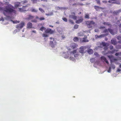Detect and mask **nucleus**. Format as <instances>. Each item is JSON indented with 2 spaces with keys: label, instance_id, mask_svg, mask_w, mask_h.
<instances>
[{
  "label": "nucleus",
  "instance_id": "obj_1",
  "mask_svg": "<svg viewBox=\"0 0 121 121\" xmlns=\"http://www.w3.org/2000/svg\"><path fill=\"white\" fill-rule=\"evenodd\" d=\"M9 3V2H6L5 4L7 5V6L3 8L0 7V10H2L4 15L6 16H7L8 15L13 13L16 14L17 13V12L15 10L13 6Z\"/></svg>",
  "mask_w": 121,
  "mask_h": 121
},
{
  "label": "nucleus",
  "instance_id": "obj_2",
  "mask_svg": "<svg viewBox=\"0 0 121 121\" xmlns=\"http://www.w3.org/2000/svg\"><path fill=\"white\" fill-rule=\"evenodd\" d=\"M67 52H63L62 53V56L65 58H68L70 56L69 59L74 61L75 60V58L77 57L79 55L78 52L76 50L70 51V49H68Z\"/></svg>",
  "mask_w": 121,
  "mask_h": 121
},
{
  "label": "nucleus",
  "instance_id": "obj_3",
  "mask_svg": "<svg viewBox=\"0 0 121 121\" xmlns=\"http://www.w3.org/2000/svg\"><path fill=\"white\" fill-rule=\"evenodd\" d=\"M90 47L91 46L90 45L81 46L80 48L79 52L80 53L82 54H84L86 52V51H85V49L86 48H90Z\"/></svg>",
  "mask_w": 121,
  "mask_h": 121
},
{
  "label": "nucleus",
  "instance_id": "obj_4",
  "mask_svg": "<svg viewBox=\"0 0 121 121\" xmlns=\"http://www.w3.org/2000/svg\"><path fill=\"white\" fill-rule=\"evenodd\" d=\"M34 18V17L30 15H29L28 16V17L26 18V19L28 20H31V21L32 22H37V20L35 19L33 20Z\"/></svg>",
  "mask_w": 121,
  "mask_h": 121
},
{
  "label": "nucleus",
  "instance_id": "obj_5",
  "mask_svg": "<svg viewBox=\"0 0 121 121\" xmlns=\"http://www.w3.org/2000/svg\"><path fill=\"white\" fill-rule=\"evenodd\" d=\"M95 23V22L92 21L90 22H86V24L87 27L89 28L92 27L94 25Z\"/></svg>",
  "mask_w": 121,
  "mask_h": 121
},
{
  "label": "nucleus",
  "instance_id": "obj_6",
  "mask_svg": "<svg viewBox=\"0 0 121 121\" xmlns=\"http://www.w3.org/2000/svg\"><path fill=\"white\" fill-rule=\"evenodd\" d=\"M108 31H109L111 34L113 35H114L116 33V32H114L113 30L110 29H108V30L107 29H105L103 31V32L104 33H107L108 32Z\"/></svg>",
  "mask_w": 121,
  "mask_h": 121
},
{
  "label": "nucleus",
  "instance_id": "obj_7",
  "mask_svg": "<svg viewBox=\"0 0 121 121\" xmlns=\"http://www.w3.org/2000/svg\"><path fill=\"white\" fill-rule=\"evenodd\" d=\"M50 45L52 48H53L56 45V40L54 39H52V41H51L50 42Z\"/></svg>",
  "mask_w": 121,
  "mask_h": 121
},
{
  "label": "nucleus",
  "instance_id": "obj_8",
  "mask_svg": "<svg viewBox=\"0 0 121 121\" xmlns=\"http://www.w3.org/2000/svg\"><path fill=\"white\" fill-rule=\"evenodd\" d=\"M25 25V23L23 22H21L20 23L17 25L16 27L18 29H21Z\"/></svg>",
  "mask_w": 121,
  "mask_h": 121
},
{
  "label": "nucleus",
  "instance_id": "obj_9",
  "mask_svg": "<svg viewBox=\"0 0 121 121\" xmlns=\"http://www.w3.org/2000/svg\"><path fill=\"white\" fill-rule=\"evenodd\" d=\"M108 57L110 59L111 63L112 62H115L117 60V59L114 58L112 55L108 56Z\"/></svg>",
  "mask_w": 121,
  "mask_h": 121
},
{
  "label": "nucleus",
  "instance_id": "obj_10",
  "mask_svg": "<svg viewBox=\"0 0 121 121\" xmlns=\"http://www.w3.org/2000/svg\"><path fill=\"white\" fill-rule=\"evenodd\" d=\"M77 46V45L74 43H71L70 45V47L71 48H72L73 49H75V50H77V48L76 47Z\"/></svg>",
  "mask_w": 121,
  "mask_h": 121
},
{
  "label": "nucleus",
  "instance_id": "obj_11",
  "mask_svg": "<svg viewBox=\"0 0 121 121\" xmlns=\"http://www.w3.org/2000/svg\"><path fill=\"white\" fill-rule=\"evenodd\" d=\"M45 32L46 33H50V34H52L54 32L53 30L50 29H47L45 30Z\"/></svg>",
  "mask_w": 121,
  "mask_h": 121
},
{
  "label": "nucleus",
  "instance_id": "obj_12",
  "mask_svg": "<svg viewBox=\"0 0 121 121\" xmlns=\"http://www.w3.org/2000/svg\"><path fill=\"white\" fill-rule=\"evenodd\" d=\"M72 15L69 16V18L70 19H73L74 20H76L77 18V17L75 16V13H73L72 14Z\"/></svg>",
  "mask_w": 121,
  "mask_h": 121
},
{
  "label": "nucleus",
  "instance_id": "obj_13",
  "mask_svg": "<svg viewBox=\"0 0 121 121\" xmlns=\"http://www.w3.org/2000/svg\"><path fill=\"white\" fill-rule=\"evenodd\" d=\"M101 60L103 62H105L106 63L108 64L109 62L107 60L106 58L104 56H102L101 57Z\"/></svg>",
  "mask_w": 121,
  "mask_h": 121
},
{
  "label": "nucleus",
  "instance_id": "obj_14",
  "mask_svg": "<svg viewBox=\"0 0 121 121\" xmlns=\"http://www.w3.org/2000/svg\"><path fill=\"white\" fill-rule=\"evenodd\" d=\"M32 28V23L29 22L27 24V28L29 29L31 28Z\"/></svg>",
  "mask_w": 121,
  "mask_h": 121
},
{
  "label": "nucleus",
  "instance_id": "obj_15",
  "mask_svg": "<svg viewBox=\"0 0 121 121\" xmlns=\"http://www.w3.org/2000/svg\"><path fill=\"white\" fill-rule=\"evenodd\" d=\"M111 43L114 45H115L117 44L116 40L114 39H112L111 41Z\"/></svg>",
  "mask_w": 121,
  "mask_h": 121
},
{
  "label": "nucleus",
  "instance_id": "obj_16",
  "mask_svg": "<svg viewBox=\"0 0 121 121\" xmlns=\"http://www.w3.org/2000/svg\"><path fill=\"white\" fill-rule=\"evenodd\" d=\"M26 6H23L22 8H19V11L20 12H24L26 11V9H24Z\"/></svg>",
  "mask_w": 121,
  "mask_h": 121
},
{
  "label": "nucleus",
  "instance_id": "obj_17",
  "mask_svg": "<svg viewBox=\"0 0 121 121\" xmlns=\"http://www.w3.org/2000/svg\"><path fill=\"white\" fill-rule=\"evenodd\" d=\"M106 35L105 34H102L100 35H95V37L96 39L101 38L104 37Z\"/></svg>",
  "mask_w": 121,
  "mask_h": 121
},
{
  "label": "nucleus",
  "instance_id": "obj_18",
  "mask_svg": "<svg viewBox=\"0 0 121 121\" xmlns=\"http://www.w3.org/2000/svg\"><path fill=\"white\" fill-rule=\"evenodd\" d=\"M121 12V9H120L118 10L114 11L113 12V13L116 15H117Z\"/></svg>",
  "mask_w": 121,
  "mask_h": 121
},
{
  "label": "nucleus",
  "instance_id": "obj_19",
  "mask_svg": "<svg viewBox=\"0 0 121 121\" xmlns=\"http://www.w3.org/2000/svg\"><path fill=\"white\" fill-rule=\"evenodd\" d=\"M22 5L20 3V2H17L15 4V6L16 7H20Z\"/></svg>",
  "mask_w": 121,
  "mask_h": 121
},
{
  "label": "nucleus",
  "instance_id": "obj_20",
  "mask_svg": "<svg viewBox=\"0 0 121 121\" xmlns=\"http://www.w3.org/2000/svg\"><path fill=\"white\" fill-rule=\"evenodd\" d=\"M116 1L115 2V3L117 4H120V0H110L108 1L109 2H111L112 1Z\"/></svg>",
  "mask_w": 121,
  "mask_h": 121
},
{
  "label": "nucleus",
  "instance_id": "obj_21",
  "mask_svg": "<svg viewBox=\"0 0 121 121\" xmlns=\"http://www.w3.org/2000/svg\"><path fill=\"white\" fill-rule=\"evenodd\" d=\"M87 37H86L84 38H83L82 39H81V41L82 42H88V40L86 39Z\"/></svg>",
  "mask_w": 121,
  "mask_h": 121
},
{
  "label": "nucleus",
  "instance_id": "obj_22",
  "mask_svg": "<svg viewBox=\"0 0 121 121\" xmlns=\"http://www.w3.org/2000/svg\"><path fill=\"white\" fill-rule=\"evenodd\" d=\"M58 31L60 34L62 33L63 30L60 27H58L57 29Z\"/></svg>",
  "mask_w": 121,
  "mask_h": 121
},
{
  "label": "nucleus",
  "instance_id": "obj_23",
  "mask_svg": "<svg viewBox=\"0 0 121 121\" xmlns=\"http://www.w3.org/2000/svg\"><path fill=\"white\" fill-rule=\"evenodd\" d=\"M87 52L90 54H92L93 53V51L91 49H88L87 50Z\"/></svg>",
  "mask_w": 121,
  "mask_h": 121
},
{
  "label": "nucleus",
  "instance_id": "obj_24",
  "mask_svg": "<svg viewBox=\"0 0 121 121\" xmlns=\"http://www.w3.org/2000/svg\"><path fill=\"white\" fill-rule=\"evenodd\" d=\"M83 19L82 18H80L78 20H77L76 22V23L77 24H79L81 22L83 21Z\"/></svg>",
  "mask_w": 121,
  "mask_h": 121
},
{
  "label": "nucleus",
  "instance_id": "obj_25",
  "mask_svg": "<svg viewBox=\"0 0 121 121\" xmlns=\"http://www.w3.org/2000/svg\"><path fill=\"white\" fill-rule=\"evenodd\" d=\"M103 24L104 25H106L108 26H110V27H111V25L109 22H104L103 23Z\"/></svg>",
  "mask_w": 121,
  "mask_h": 121
},
{
  "label": "nucleus",
  "instance_id": "obj_26",
  "mask_svg": "<svg viewBox=\"0 0 121 121\" xmlns=\"http://www.w3.org/2000/svg\"><path fill=\"white\" fill-rule=\"evenodd\" d=\"M111 68H112L113 69H114L115 68V66L113 64L111 63V64L110 65Z\"/></svg>",
  "mask_w": 121,
  "mask_h": 121
},
{
  "label": "nucleus",
  "instance_id": "obj_27",
  "mask_svg": "<svg viewBox=\"0 0 121 121\" xmlns=\"http://www.w3.org/2000/svg\"><path fill=\"white\" fill-rule=\"evenodd\" d=\"M117 50H116L115 49H113L111 51L109 52H110L112 54L114 53L115 52H117Z\"/></svg>",
  "mask_w": 121,
  "mask_h": 121
},
{
  "label": "nucleus",
  "instance_id": "obj_28",
  "mask_svg": "<svg viewBox=\"0 0 121 121\" xmlns=\"http://www.w3.org/2000/svg\"><path fill=\"white\" fill-rule=\"evenodd\" d=\"M43 36L44 37H47L48 36V35L47 33H44L43 35Z\"/></svg>",
  "mask_w": 121,
  "mask_h": 121
},
{
  "label": "nucleus",
  "instance_id": "obj_29",
  "mask_svg": "<svg viewBox=\"0 0 121 121\" xmlns=\"http://www.w3.org/2000/svg\"><path fill=\"white\" fill-rule=\"evenodd\" d=\"M102 44L104 46L106 47L108 45V44L107 43L104 42H102Z\"/></svg>",
  "mask_w": 121,
  "mask_h": 121
},
{
  "label": "nucleus",
  "instance_id": "obj_30",
  "mask_svg": "<svg viewBox=\"0 0 121 121\" xmlns=\"http://www.w3.org/2000/svg\"><path fill=\"white\" fill-rule=\"evenodd\" d=\"M116 48L117 49L121 48V45L120 44H118L116 45Z\"/></svg>",
  "mask_w": 121,
  "mask_h": 121
},
{
  "label": "nucleus",
  "instance_id": "obj_31",
  "mask_svg": "<svg viewBox=\"0 0 121 121\" xmlns=\"http://www.w3.org/2000/svg\"><path fill=\"white\" fill-rule=\"evenodd\" d=\"M31 11L32 12H37V11L34 8H32L30 9Z\"/></svg>",
  "mask_w": 121,
  "mask_h": 121
},
{
  "label": "nucleus",
  "instance_id": "obj_32",
  "mask_svg": "<svg viewBox=\"0 0 121 121\" xmlns=\"http://www.w3.org/2000/svg\"><path fill=\"white\" fill-rule=\"evenodd\" d=\"M84 35V34L82 32H80L78 34V35L80 36H82Z\"/></svg>",
  "mask_w": 121,
  "mask_h": 121
},
{
  "label": "nucleus",
  "instance_id": "obj_33",
  "mask_svg": "<svg viewBox=\"0 0 121 121\" xmlns=\"http://www.w3.org/2000/svg\"><path fill=\"white\" fill-rule=\"evenodd\" d=\"M78 38L77 37H75L73 39V40L75 42H76L78 41Z\"/></svg>",
  "mask_w": 121,
  "mask_h": 121
},
{
  "label": "nucleus",
  "instance_id": "obj_34",
  "mask_svg": "<svg viewBox=\"0 0 121 121\" xmlns=\"http://www.w3.org/2000/svg\"><path fill=\"white\" fill-rule=\"evenodd\" d=\"M53 14V13L52 12H51L49 14H45V15L48 16H51V15H52Z\"/></svg>",
  "mask_w": 121,
  "mask_h": 121
},
{
  "label": "nucleus",
  "instance_id": "obj_35",
  "mask_svg": "<svg viewBox=\"0 0 121 121\" xmlns=\"http://www.w3.org/2000/svg\"><path fill=\"white\" fill-rule=\"evenodd\" d=\"M66 8L65 7H59V9H60L61 10H65L66 9Z\"/></svg>",
  "mask_w": 121,
  "mask_h": 121
},
{
  "label": "nucleus",
  "instance_id": "obj_36",
  "mask_svg": "<svg viewBox=\"0 0 121 121\" xmlns=\"http://www.w3.org/2000/svg\"><path fill=\"white\" fill-rule=\"evenodd\" d=\"M46 29V28L43 27H42L40 28V30L42 31H43V30H45Z\"/></svg>",
  "mask_w": 121,
  "mask_h": 121
},
{
  "label": "nucleus",
  "instance_id": "obj_37",
  "mask_svg": "<svg viewBox=\"0 0 121 121\" xmlns=\"http://www.w3.org/2000/svg\"><path fill=\"white\" fill-rule=\"evenodd\" d=\"M95 8L97 11H98L99 10V7L95 6Z\"/></svg>",
  "mask_w": 121,
  "mask_h": 121
},
{
  "label": "nucleus",
  "instance_id": "obj_38",
  "mask_svg": "<svg viewBox=\"0 0 121 121\" xmlns=\"http://www.w3.org/2000/svg\"><path fill=\"white\" fill-rule=\"evenodd\" d=\"M111 67H109V68L108 70H107V72L108 73H110L111 72Z\"/></svg>",
  "mask_w": 121,
  "mask_h": 121
},
{
  "label": "nucleus",
  "instance_id": "obj_39",
  "mask_svg": "<svg viewBox=\"0 0 121 121\" xmlns=\"http://www.w3.org/2000/svg\"><path fill=\"white\" fill-rule=\"evenodd\" d=\"M13 22L14 23H17L20 22L19 21H18L17 20L13 21Z\"/></svg>",
  "mask_w": 121,
  "mask_h": 121
},
{
  "label": "nucleus",
  "instance_id": "obj_40",
  "mask_svg": "<svg viewBox=\"0 0 121 121\" xmlns=\"http://www.w3.org/2000/svg\"><path fill=\"white\" fill-rule=\"evenodd\" d=\"M39 10L42 13H43L44 12V10L41 8H39Z\"/></svg>",
  "mask_w": 121,
  "mask_h": 121
},
{
  "label": "nucleus",
  "instance_id": "obj_41",
  "mask_svg": "<svg viewBox=\"0 0 121 121\" xmlns=\"http://www.w3.org/2000/svg\"><path fill=\"white\" fill-rule=\"evenodd\" d=\"M85 18H86L89 19V18L88 14H86L85 16Z\"/></svg>",
  "mask_w": 121,
  "mask_h": 121
},
{
  "label": "nucleus",
  "instance_id": "obj_42",
  "mask_svg": "<svg viewBox=\"0 0 121 121\" xmlns=\"http://www.w3.org/2000/svg\"><path fill=\"white\" fill-rule=\"evenodd\" d=\"M78 25H77V24L75 25H74V28L75 29H77L78 28Z\"/></svg>",
  "mask_w": 121,
  "mask_h": 121
},
{
  "label": "nucleus",
  "instance_id": "obj_43",
  "mask_svg": "<svg viewBox=\"0 0 121 121\" xmlns=\"http://www.w3.org/2000/svg\"><path fill=\"white\" fill-rule=\"evenodd\" d=\"M62 19L64 21L66 22L67 21V18L65 17H63L62 18Z\"/></svg>",
  "mask_w": 121,
  "mask_h": 121
},
{
  "label": "nucleus",
  "instance_id": "obj_44",
  "mask_svg": "<svg viewBox=\"0 0 121 121\" xmlns=\"http://www.w3.org/2000/svg\"><path fill=\"white\" fill-rule=\"evenodd\" d=\"M26 6V7L24 9H26V11H28V7L27 5L25 6Z\"/></svg>",
  "mask_w": 121,
  "mask_h": 121
},
{
  "label": "nucleus",
  "instance_id": "obj_45",
  "mask_svg": "<svg viewBox=\"0 0 121 121\" xmlns=\"http://www.w3.org/2000/svg\"><path fill=\"white\" fill-rule=\"evenodd\" d=\"M39 19L40 21H42L44 20L45 18L43 17H42L40 18Z\"/></svg>",
  "mask_w": 121,
  "mask_h": 121
},
{
  "label": "nucleus",
  "instance_id": "obj_46",
  "mask_svg": "<svg viewBox=\"0 0 121 121\" xmlns=\"http://www.w3.org/2000/svg\"><path fill=\"white\" fill-rule=\"evenodd\" d=\"M117 39L118 40L121 39V35H119L117 36Z\"/></svg>",
  "mask_w": 121,
  "mask_h": 121
},
{
  "label": "nucleus",
  "instance_id": "obj_47",
  "mask_svg": "<svg viewBox=\"0 0 121 121\" xmlns=\"http://www.w3.org/2000/svg\"><path fill=\"white\" fill-rule=\"evenodd\" d=\"M90 61L92 63L94 62V58H92L90 59Z\"/></svg>",
  "mask_w": 121,
  "mask_h": 121
},
{
  "label": "nucleus",
  "instance_id": "obj_48",
  "mask_svg": "<svg viewBox=\"0 0 121 121\" xmlns=\"http://www.w3.org/2000/svg\"><path fill=\"white\" fill-rule=\"evenodd\" d=\"M69 21L72 24H73L74 23L73 21L70 19L69 20Z\"/></svg>",
  "mask_w": 121,
  "mask_h": 121
},
{
  "label": "nucleus",
  "instance_id": "obj_49",
  "mask_svg": "<svg viewBox=\"0 0 121 121\" xmlns=\"http://www.w3.org/2000/svg\"><path fill=\"white\" fill-rule=\"evenodd\" d=\"M4 19L3 18V17H1L0 18V21H4Z\"/></svg>",
  "mask_w": 121,
  "mask_h": 121
},
{
  "label": "nucleus",
  "instance_id": "obj_50",
  "mask_svg": "<svg viewBox=\"0 0 121 121\" xmlns=\"http://www.w3.org/2000/svg\"><path fill=\"white\" fill-rule=\"evenodd\" d=\"M55 9L56 10H59V7L58 6L55 7Z\"/></svg>",
  "mask_w": 121,
  "mask_h": 121
},
{
  "label": "nucleus",
  "instance_id": "obj_51",
  "mask_svg": "<svg viewBox=\"0 0 121 121\" xmlns=\"http://www.w3.org/2000/svg\"><path fill=\"white\" fill-rule=\"evenodd\" d=\"M121 71V69H118L117 70V72H120Z\"/></svg>",
  "mask_w": 121,
  "mask_h": 121
},
{
  "label": "nucleus",
  "instance_id": "obj_52",
  "mask_svg": "<svg viewBox=\"0 0 121 121\" xmlns=\"http://www.w3.org/2000/svg\"><path fill=\"white\" fill-rule=\"evenodd\" d=\"M113 46H112V45L110 46L109 47L110 49L111 50H112L113 49Z\"/></svg>",
  "mask_w": 121,
  "mask_h": 121
},
{
  "label": "nucleus",
  "instance_id": "obj_53",
  "mask_svg": "<svg viewBox=\"0 0 121 121\" xmlns=\"http://www.w3.org/2000/svg\"><path fill=\"white\" fill-rule=\"evenodd\" d=\"M37 0H33V3H35L37 2Z\"/></svg>",
  "mask_w": 121,
  "mask_h": 121
},
{
  "label": "nucleus",
  "instance_id": "obj_54",
  "mask_svg": "<svg viewBox=\"0 0 121 121\" xmlns=\"http://www.w3.org/2000/svg\"><path fill=\"white\" fill-rule=\"evenodd\" d=\"M95 31L96 32H98L99 31V30L97 29H95Z\"/></svg>",
  "mask_w": 121,
  "mask_h": 121
},
{
  "label": "nucleus",
  "instance_id": "obj_55",
  "mask_svg": "<svg viewBox=\"0 0 121 121\" xmlns=\"http://www.w3.org/2000/svg\"><path fill=\"white\" fill-rule=\"evenodd\" d=\"M105 27L104 26H101L99 27V29H104L105 28Z\"/></svg>",
  "mask_w": 121,
  "mask_h": 121
},
{
  "label": "nucleus",
  "instance_id": "obj_56",
  "mask_svg": "<svg viewBox=\"0 0 121 121\" xmlns=\"http://www.w3.org/2000/svg\"><path fill=\"white\" fill-rule=\"evenodd\" d=\"M115 55L116 56H119V52L116 53L115 54Z\"/></svg>",
  "mask_w": 121,
  "mask_h": 121
},
{
  "label": "nucleus",
  "instance_id": "obj_57",
  "mask_svg": "<svg viewBox=\"0 0 121 121\" xmlns=\"http://www.w3.org/2000/svg\"><path fill=\"white\" fill-rule=\"evenodd\" d=\"M96 1L97 2L98 4H100V1L99 0H96Z\"/></svg>",
  "mask_w": 121,
  "mask_h": 121
},
{
  "label": "nucleus",
  "instance_id": "obj_58",
  "mask_svg": "<svg viewBox=\"0 0 121 121\" xmlns=\"http://www.w3.org/2000/svg\"><path fill=\"white\" fill-rule=\"evenodd\" d=\"M94 54L95 55H96L97 56H98V54L97 53H96V52L95 53H94Z\"/></svg>",
  "mask_w": 121,
  "mask_h": 121
},
{
  "label": "nucleus",
  "instance_id": "obj_59",
  "mask_svg": "<svg viewBox=\"0 0 121 121\" xmlns=\"http://www.w3.org/2000/svg\"><path fill=\"white\" fill-rule=\"evenodd\" d=\"M23 2L24 3H26L27 2V1L26 0H25L23 1Z\"/></svg>",
  "mask_w": 121,
  "mask_h": 121
},
{
  "label": "nucleus",
  "instance_id": "obj_60",
  "mask_svg": "<svg viewBox=\"0 0 121 121\" xmlns=\"http://www.w3.org/2000/svg\"><path fill=\"white\" fill-rule=\"evenodd\" d=\"M119 27V29H121V23L118 25Z\"/></svg>",
  "mask_w": 121,
  "mask_h": 121
},
{
  "label": "nucleus",
  "instance_id": "obj_61",
  "mask_svg": "<svg viewBox=\"0 0 121 121\" xmlns=\"http://www.w3.org/2000/svg\"><path fill=\"white\" fill-rule=\"evenodd\" d=\"M31 32L32 33H36V31L35 30H32V31Z\"/></svg>",
  "mask_w": 121,
  "mask_h": 121
},
{
  "label": "nucleus",
  "instance_id": "obj_62",
  "mask_svg": "<svg viewBox=\"0 0 121 121\" xmlns=\"http://www.w3.org/2000/svg\"><path fill=\"white\" fill-rule=\"evenodd\" d=\"M107 46L106 47H105L104 48V49L105 50H107Z\"/></svg>",
  "mask_w": 121,
  "mask_h": 121
},
{
  "label": "nucleus",
  "instance_id": "obj_63",
  "mask_svg": "<svg viewBox=\"0 0 121 121\" xmlns=\"http://www.w3.org/2000/svg\"><path fill=\"white\" fill-rule=\"evenodd\" d=\"M61 37L62 39H64L65 38V36L63 35Z\"/></svg>",
  "mask_w": 121,
  "mask_h": 121
},
{
  "label": "nucleus",
  "instance_id": "obj_64",
  "mask_svg": "<svg viewBox=\"0 0 121 121\" xmlns=\"http://www.w3.org/2000/svg\"><path fill=\"white\" fill-rule=\"evenodd\" d=\"M118 43H121V40L119 41L118 42Z\"/></svg>",
  "mask_w": 121,
  "mask_h": 121
}]
</instances>
